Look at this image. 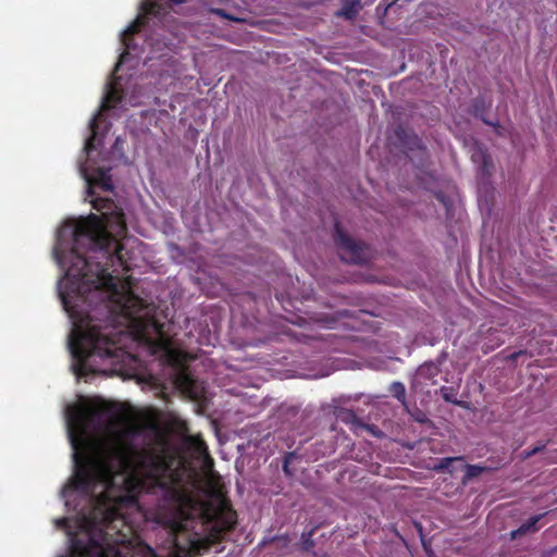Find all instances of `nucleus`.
<instances>
[{"instance_id": "obj_6", "label": "nucleus", "mask_w": 557, "mask_h": 557, "mask_svg": "<svg viewBox=\"0 0 557 557\" xmlns=\"http://www.w3.org/2000/svg\"><path fill=\"white\" fill-rule=\"evenodd\" d=\"M110 172H111L110 168H107V169L106 168H97L94 171L92 176L87 180V182H88L87 193L89 196L94 195L92 185H97L106 191L113 190L112 176H111Z\"/></svg>"}, {"instance_id": "obj_31", "label": "nucleus", "mask_w": 557, "mask_h": 557, "mask_svg": "<svg viewBox=\"0 0 557 557\" xmlns=\"http://www.w3.org/2000/svg\"><path fill=\"white\" fill-rule=\"evenodd\" d=\"M171 1H172V2H174V3H183V2H185L186 0H171Z\"/></svg>"}, {"instance_id": "obj_25", "label": "nucleus", "mask_w": 557, "mask_h": 557, "mask_svg": "<svg viewBox=\"0 0 557 557\" xmlns=\"http://www.w3.org/2000/svg\"><path fill=\"white\" fill-rule=\"evenodd\" d=\"M545 446H546V444H542V445L535 446L529 450H524L523 451L524 458H530V457L534 456L535 454L542 451L545 448Z\"/></svg>"}, {"instance_id": "obj_33", "label": "nucleus", "mask_w": 557, "mask_h": 557, "mask_svg": "<svg viewBox=\"0 0 557 557\" xmlns=\"http://www.w3.org/2000/svg\"><path fill=\"white\" fill-rule=\"evenodd\" d=\"M102 497H103L104 499H106V498H109L108 493H107V492H106V493H103V494H102Z\"/></svg>"}, {"instance_id": "obj_20", "label": "nucleus", "mask_w": 557, "mask_h": 557, "mask_svg": "<svg viewBox=\"0 0 557 557\" xmlns=\"http://www.w3.org/2000/svg\"><path fill=\"white\" fill-rule=\"evenodd\" d=\"M441 395L443 397V399L447 403H450V404H454V405H458L460 406L461 405V401H459L457 398H456V389L454 387H448V386H442L441 389Z\"/></svg>"}, {"instance_id": "obj_23", "label": "nucleus", "mask_w": 557, "mask_h": 557, "mask_svg": "<svg viewBox=\"0 0 557 557\" xmlns=\"http://www.w3.org/2000/svg\"><path fill=\"white\" fill-rule=\"evenodd\" d=\"M119 101H120V99L115 96V92L113 90H111L106 96L103 107L110 108L113 104H116Z\"/></svg>"}, {"instance_id": "obj_11", "label": "nucleus", "mask_w": 557, "mask_h": 557, "mask_svg": "<svg viewBox=\"0 0 557 557\" xmlns=\"http://www.w3.org/2000/svg\"><path fill=\"white\" fill-rule=\"evenodd\" d=\"M184 445L199 456H208V446L200 435H187Z\"/></svg>"}, {"instance_id": "obj_34", "label": "nucleus", "mask_w": 557, "mask_h": 557, "mask_svg": "<svg viewBox=\"0 0 557 557\" xmlns=\"http://www.w3.org/2000/svg\"><path fill=\"white\" fill-rule=\"evenodd\" d=\"M60 523L65 524V523H66V520H65V519H62V520L60 521Z\"/></svg>"}, {"instance_id": "obj_9", "label": "nucleus", "mask_w": 557, "mask_h": 557, "mask_svg": "<svg viewBox=\"0 0 557 557\" xmlns=\"http://www.w3.org/2000/svg\"><path fill=\"white\" fill-rule=\"evenodd\" d=\"M471 158L474 162L480 163L479 169L482 176L490 177L492 175L494 164L486 149L479 147Z\"/></svg>"}, {"instance_id": "obj_8", "label": "nucleus", "mask_w": 557, "mask_h": 557, "mask_svg": "<svg viewBox=\"0 0 557 557\" xmlns=\"http://www.w3.org/2000/svg\"><path fill=\"white\" fill-rule=\"evenodd\" d=\"M337 418L345 424L350 425V430L355 433L358 432L359 429L368 430L371 433H375L376 426L363 423L357 414L349 409H342L337 412Z\"/></svg>"}, {"instance_id": "obj_30", "label": "nucleus", "mask_w": 557, "mask_h": 557, "mask_svg": "<svg viewBox=\"0 0 557 557\" xmlns=\"http://www.w3.org/2000/svg\"><path fill=\"white\" fill-rule=\"evenodd\" d=\"M128 52L125 51L124 53L121 54V58H120V62L116 64V69L119 67L120 63L122 62L123 58L125 54H127Z\"/></svg>"}, {"instance_id": "obj_16", "label": "nucleus", "mask_w": 557, "mask_h": 557, "mask_svg": "<svg viewBox=\"0 0 557 557\" xmlns=\"http://www.w3.org/2000/svg\"><path fill=\"white\" fill-rule=\"evenodd\" d=\"M90 202L94 209L102 213L103 218H107L113 207V201L108 198L96 197Z\"/></svg>"}, {"instance_id": "obj_18", "label": "nucleus", "mask_w": 557, "mask_h": 557, "mask_svg": "<svg viewBox=\"0 0 557 557\" xmlns=\"http://www.w3.org/2000/svg\"><path fill=\"white\" fill-rule=\"evenodd\" d=\"M465 470L466 473L462 478V482L466 484L471 479L481 475L485 471V468L478 465H466Z\"/></svg>"}, {"instance_id": "obj_13", "label": "nucleus", "mask_w": 557, "mask_h": 557, "mask_svg": "<svg viewBox=\"0 0 557 557\" xmlns=\"http://www.w3.org/2000/svg\"><path fill=\"white\" fill-rule=\"evenodd\" d=\"M144 25V17H137L135 22H133L123 33L122 42L127 50L133 49V45L131 42L132 36L137 34L140 30V27Z\"/></svg>"}, {"instance_id": "obj_19", "label": "nucleus", "mask_w": 557, "mask_h": 557, "mask_svg": "<svg viewBox=\"0 0 557 557\" xmlns=\"http://www.w3.org/2000/svg\"><path fill=\"white\" fill-rule=\"evenodd\" d=\"M391 394L403 405L406 404V388L400 382H394L389 387Z\"/></svg>"}, {"instance_id": "obj_26", "label": "nucleus", "mask_w": 557, "mask_h": 557, "mask_svg": "<svg viewBox=\"0 0 557 557\" xmlns=\"http://www.w3.org/2000/svg\"><path fill=\"white\" fill-rule=\"evenodd\" d=\"M341 15H343L346 18H352L356 15V10L354 9V5H347L343 8Z\"/></svg>"}, {"instance_id": "obj_32", "label": "nucleus", "mask_w": 557, "mask_h": 557, "mask_svg": "<svg viewBox=\"0 0 557 557\" xmlns=\"http://www.w3.org/2000/svg\"><path fill=\"white\" fill-rule=\"evenodd\" d=\"M216 12H218V14H220V15L226 16V15L223 13V11H222V10H218Z\"/></svg>"}, {"instance_id": "obj_21", "label": "nucleus", "mask_w": 557, "mask_h": 557, "mask_svg": "<svg viewBox=\"0 0 557 557\" xmlns=\"http://www.w3.org/2000/svg\"><path fill=\"white\" fill-rule=\"evenodd\" d=\"M317 528H312L308 532H302L301 534V549L305 552H309L314 547V541L312 539Z\"/></svg>"}, {"instance_id": "obj_12", "label": "nucleus", "mask_w": 557, "mask_h": 557, "mask_svg": "<svg viewBox=\"0 0 557 557\" xmlns=\"http://www.w3.org/2000/svg\"><path fill=\"white\" fill-rule=\"evenodd\" d=\"M545 516V513H540L531 517L527 522L522 523L517 530L511 532V539H516L529 532H535L539 530L536 527L537 522Z\"/></svg>"}, {"instance_id": "obj_2", "label": "nucleus", "mask_w": 557, "mask_h": 557, "mask_svg": "<svg viewBox=\"0 0 557 557\" xmlns=\"http://www.w3.org/2000/svg\"><path fill=\"white\" fill-rule=\"evenodd\" d=\"M95 416L94 409L83 405H73L66 410L75 472L64 487V493L77 491L92 495L99 484L108 491L113 483L114 473L119 470L127 473L124 484L131 493L160 491L164 500L178 502L181 475L173 469L176 458L164 447L136 448L132 443L120 442L109 446L103 458L87 457L79 453Z\"/></svg>"}, {"instance_id": "obj_17", "label": "nucleus", "mask_w": 557, "mask_h": 557, "mask_svg": "<svg viewBox=\"0 0 557 557\" xmlns=\"http://www.w3.org/2000/svg\"><path fill=\"white\" fill-rule=\"evenodd\" d=\"M457 461H463V457L459 456V457H445V458H441L438 460V462L433 467V470H435L437 472H449V473H453V470L450 469V466L454 462H457Z\"/></svg>"}, {"instance_id": "obj_5", "label": "nucleus", "mask_w": 557, "mask_h": 557, "mask_svg": "<svg viewBox=\"0 0 557 557\" xmlns=\"http://www.w3.org/2000/svg\"><path fill=\"white\" fill-rule=\"evenodd\" d=\"M333 237L343 261L354 264H366L369 261V247L347 235L338 222L334 224Z\"/></svg>"}, {"instance_id": "obj_3", "label": "nucleus", "mask_w": 557, "mask_h": 557, "mask_svg": "<svg viewBox=\"0 0 557 557\" xmlns=\"http://www.w3.org/2000/svg\"><path fill=\"white\" fill-rule=\"evenodd\" d=\"M113 503L112 507L102 512L98 534H92L87 543L77 539L72 541L70 557H123L119 545L127 541L126 535L120 532L113 535L110 531L115 530L116 522L123 524L124 518L120 507L125 503H135V497L119 496Z\"/></svg>"}, {"instance_id": "obj_7", "label": "nucleus", "mask_w": 557, "mask_h": 557, "mask_svg": "<svg viewBox=\"0 0 557 557\" xmlns=\"http://www.w3.org/2000/svg\"><path fill=\"white\" fill-rule=\"evenodd\" d=\"M492 106L491 100H486L484 97L480 96L474 98L471 101L469 113L476 119H480L484 124L496 127L499 126L498 122H493L486 119L485 114Z\"/></svg>"}, {"instance_id": "obj_4", "label": "nucleus", "mask_w": 557, "mask_h": 557, "mask_svg": "<svg viewBox=\"0 0 557 557\" xmlns=\"http://www.w3.org/2000/svg\"><path fill=\"white\" fill-rule=\"evenodd\" d=\"M208 519L212 524L208 536L200 537L195 533L187 539L185 545L178 542L176 535L174 536L173 557L203 555L213 544L220 542L227 532L235 529L237 513L232 508L231 502L226 497H222L212 513L208 516Z\"/></svg>"}, {"instance_id": "obj_27", "label": "nucleus", "mask_w": 557, "mask_h": 557, "mask_svg": "<svg viewBox=\"0 0 557 557\" xmlns=\"http://www.w3.org/2000/svg\"><path fill=\"white\" fill-rule=\"evenodd\" d=\"M294 457V453H289L285 458H284V462H283V471L287 474V475H292V472L289 471V468H288V463H289V460L290 458Z\"/></svg>"}, {"instance_id": "obj_24", "label": "nucleus", "mask_w": 557, "mask_h": 557, "mask_svg": "<svg viewBox=\"0 0 557 557\" xmlns=\"http://www.w3.org/2000/svg\"><path fill=\"white\" fill-rule=\"evenodd\" d=\"M271 542H280L282 547H287L290 543V537L287 534L277 535L271 539Z\"/></svg>"}, {"instance_id": "obj_29", "label": "nucleus", "mask_w": 557, "mask_h": 557, "mask_svg": "<svg viewBox=\"0 0 557 557\" xmlns=\"http://www.w3.org/2000/svg\"><path fill=\"white\" fill-rule=\"evenodd\" d=\"M116 220H117V226H119L120 232L125 231L126 226L124 223L123 214L122 213L117 214Z\"/></svg>"}, {"instance_id": "obj_10", "label": "nucleus", "mask_w": 557, "mask_h": 557, "mask_svg": "<svg viewBox=\"0 0 557 557\" xmlns=\"http://www.w3.org/2000/svg\"><path fill=\"white\" fill-rule=\"evenodd\" d=\"M440 366L433 361H428L421 364L417 370V376L425 381H430L432 384L436 383L435 377L440 374Z\"/></svg>"}, {"instance_id": "obj_15", "label": "nucleus", "mask_w": 557, "mask_h": 557, "mask_svg": "<svg viewBox=\"0 0 557 557\" xmlns=\"http://www.w3.org/2000/svg\"><path fill=\"white\" fill-rule=\"evenodd\" d=\"M140 9L145 16L159 17L164 14V8L158 1L147 0L141 4Z\"/></svg>"}, {"instance_id": "obj_28", "label": "nucleus", "mask_w": 557, "mask_h": 557, "mask_svg": "<svg viewBox=\"0 0 557 557\" xmlns=\"http://www.w3.org/2000/svg\"><path fill=\"white\" fill-rule=\"evenodd\" d=\"M522 355H525V350H519V351H515L512 354H510L508 357H507V360L509 361H517L518 358Z\"/></svg>"}, {"instance_id": "obj_1", "label": "nucleus", "mask_w": 557, "mask_h": 557, "mask_svg": "<svg viewBox=\"0 0 557 557\" xmlns=\"http://www.w3.org/2000/svg\"><path fill=\"white\" fill-rule=\"evenodd\" d=\"M123 250L100 216L89 214L76 223L60 298L73 320L69 346L77 376L96 372L90 358L115 357L117 314L132 318V305L141 306V299L129 287L124 293L119 290L116 277L109 272L115 265L128 270Z\"/></svg>"}, {"instance_id": "obj_14", "label": "nucleus", "mask_w": 557, "mask_h": 557, "mask_svg": "<svg viewBox=\"0 0 557 557\" xmlns=\"http://www.w3.org/2000/svg\"><path fill=\"white\" fill-rule=\"evenodd\" d=\"M395 134L397 136V138L404 143L405 145H407L410 149H412L413 147H417V148H422L421 147V140L420 138L412 134V135H409L407 133V131L405 128H403L401 126L397 127L396 131H395Z\"/></svg>"}, {"instance_id": "obj_22", "label": "nucleus", "mask_w": 557, "mask_h": 557, "mask_svg": "<svg viewBox=\"0 0 557 557\" xmlns=\"http://www.w3.org/2000/svg\"><path fill=\"white\" fill-rule=\"evenodd\" d=\"M89 126H90L91 135H90V137L85 143V149L87 151H90V150L94 149V141H95V138L97 136V128H98L97 117H94L91 120Z\"/></svg>"}]
</instances>
